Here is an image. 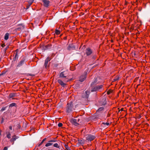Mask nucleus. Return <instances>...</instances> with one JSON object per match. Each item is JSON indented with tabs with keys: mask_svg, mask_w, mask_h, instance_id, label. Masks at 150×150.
Segmentation results:
<instances>
[{
	"mask_svg": "<svg viewBox=\"0 0 150 150\" xmlns=\"http://www.w3.org/2000/svg\"><path fill=\"white\" fill-rule=\"evenodd\" d=\"M73 108L72 102L70 101L67 103L66 108V112L68 113L70 112L73 110Z\"/></svg>",
	"mask_w": 150,
	"mask_h": 150,
	"instance_id": "f257e3e1",
	"label": "nucleus"
},
{
	"mask_svg": "<svg viewBox=\"0 0 150 150\" xmlns=\"http://www.w3.org/2000/svg\"><path fill=\"white\" fill-rule=\"evenodd\" d=\"M91 91L92 92H95L97 91H100V90L103 88V85H96V86H91Z\"/></svg>",
	"mask_w": 150,
	"mask_h": 150,
	"instance_id": "f03ea898",
	"label": "nucleus"
},
{
	"mask_svg": "<svg viewBox=\"0 0 150 150\" xmlns=\"http://www.w3.org/2000/svg\"><path fill=\"white\" fill-rule=\"evenodd\" d=\"M51 59L49 57H47L46 59L43 67L44 69L47 70L48 69L49 67V64H48V62L50 61Z\"/></svg>",
	"mask_w": 150,
	"mask_h": 150,
	"instance_id": "7ed1b4c3",
	"label": "nucleus"
},
{
	"mask_svg": "<svg viewBox=\"0 0 150 150\" xmlns=\"http://www.w3.org/2000/svg\"><path fill=\"white\" fill-rule=\"evenodd\" d=\"M86 141L87 142H91L94 140L96 138L95 136L91 134H88L86 135Z\"/></svg>",
	"mask_w": 150,
	"mask_h": 150,
	"instance_id": "20e7f679",
	"label": "nucleus"
},
{
	"mask_svg": "<svg viewBox=\"0 0 150 150\" xmlns=\"http://www.w3.org/2000/svg\"><path fill=\"white\" fill-rule=\"evenodd\" d=\"M99 78L98 77L95 78L93 81L91 83V86H96L98 84L100 83V81H98Z\"/></svg>",
	"mask_w": 150,
	"mask_h": 150,
	"instance_id": "39448f33",
	"label": "nucleus"
},
{
	"mask_svg": "<svg viewBox=\"0 0 150 150\" xmlns=\"http://www.w3.org/2000/svg\"><path fill=\"white\" fill-rule=\"evenodd\" d=\"M106 103V99L105 97H102L99 101V104L100 105H105Z\"/></svg>",
	"mask_w": 150,
	"mask_h": 150,
	"instance_id": "423d86ee",
	"label": "nucleus"
},
{
	"mask_svg": "<svg viewBox=\"0 0 150 150\" xmlns=\"http://www.w3.org/2000/svg\"><path fill=\"white\" fill-rule=\"evenodd\" d=\"M84 74L81 76L79 79V81L81 82H83L86 79V77L87 72L86 71H85L84 73Z\"/></svg>",
	"mask_w": 150,
	"mask_h": 150,
	"instance_id": "0eeeda50",
	"label": "nucleus"
},
{
	"mask_svg": "<svg viewBox=\"0 0 150 150\" xmlns=\"http://www.w3.org/2000/svg\"><path fill=\"white\" fill-rule=\"evenodd\" d=\"M93 53V51L89 47L87 48L86 50V54L87 56H89Z\"/></svg>",
	"mask_w": 150,
	"mask_h": 150,
	"instance_id": "6e6552de",
	"label": "nucleus"
},
{
	"mask_svg": "<svg viewBox=\"0 0 150 150\" xmlns=\"http://www.w3.org/2000/svg\"><path fill=\"white\" fill-rule=\"evenodd\" d=\"M43 5L46 7H48L50 5V1L48 0H42Z\"/></svg>",
	"mask_w": 150,
	"mask_h": 150,
	"instance_id": "1a4fd4ad",
	"label": "nucleus"
},
{
	"mask_svg": "<svg viewBox=\"0 0 150 150\" xmlns=\"http://www.w3.org/2000/svg\"><path fill=\"white\" fill-rule=\"evenodd\" d=\"M19 27L16 28V31H20L22 30H23L24 28V25L23 24H19L17 25Z\"/></svg>",
	"mask_w": 150,
	"mask_h": 150,
	"instance_id": "9d476101",
	"label": "nucleus"
},
{
	"mask_svg": "<svg viewBox=\"0 0 150 150\" xmlns=\"http://www.w3.org/2000/svg\"><path fill=\"white\" fill-rule=\"evenodd\" d=\"M25 61V58H23L18 64L16 68H17L18 67H20L23 64Z\"/></svg>",
	"mask_w": 150,
	"mask_h": 150,
	"instance_id": "9b49d317",
	"label": "nucleus"
},
{
	"mask_svg": "<svg viewBox=\"0 0 150 150\" xmlns=\"http://www.w3.org/2000/svg\"><path fill=\"white\" fill-rule=\"evenodd\" d=\"M67 72L64 71L61 72L59 75V77L60 78H66L67 77Z\"/></svg>",
	"mask_w": 150,
	"mask_h": 150,
	"instance_id": "f8f14e48",
	"label": "nucleus"
},
{
	"mask_svg": "<svg viewBox=\"0 0 150 150\" xmlns=\"http://www.w3.org/2000/svg\"><path fill=\"white\" fill-rule=\"evenodd\" d=\"M52 46V44L51 43H49L45 45L43 48L44 50L49 49L51 48Z\"/></svg>",
	"mask_w": 150,
	"mask_h": 150,
	"instance_id": "ddd939ff",
	"label": "nucleus"
},
{
	"mask_svg": "<svg viewBox=\"0 0 150 150\" xmlns=\"http://www.w3.org/2000/svg\"><path fill=\"white\" fill-rule=\"evenodd\" d=\"M71 122L75 126H78L79 125V123H77V119H72L71 120Z\"/></svg>",
	"mask_w": 150,
	"mask_h": 150,
	"instance_id": "4468645a",
	"label": "nucleus"
},
{
	"mask_svg": "<svg viewBox=\"0 0 150 150\" xmlns=\"http://www.w3.org/2000/svg\"><path fill=\"white\" fill-rule=\"evenodd\" d=\"M58 82L63 87H64L66 84L61 79H58L57 80Z\"/></svg>",
	"mask_w": 150,
	"mask_h": 150,
	"instance_id": "2eb2a0df",
	"label": "nucleus"
},
{
	"mask_svg": "<svg viewBox=\"0 0 150 150\" xmlns=\"http://www.w3.org/2000/svg\"><path fill=\"white\" fill-rule=\"evenodd\" d=\"M34 1V0H30L28 2V3L27 4L26 6V9H28L30 6L32 4L33 2Z\"/></svg>",
	"mask_w": 150,
	"mask_h": 150,
	"instance_id": "dca6fc26",
	"label": "nucleus"
},
{
	"mask_svg": "<svg viewBox=\"0 0 150 150\" xmlns=\"http://www.w3.org/2000/svg\"><path fill=\"white\" fill-rule=\"evenodd\" d=\"M78 143L80 144L83 145L84 144V141L82 139H79L78 140Z\"/></svg>",
	"mask_w": 150,
	"mask_h": 150,
	"instance_id": "f3484780",
	"label": "nucleus"
},
{
	"mask_svg": "<svg viewBox=\"0 0 150 150\" xmlns=\"http://www.w3.org/2000/svg\"><path fill=\"white\" fill-rule=\"evenodd\" d=\"M16 96V93H11L9 95V98H11L12 97H15Z\"/></svg>",
	"mask_w": 150,
	"mask_h": 150,
	"instance_id": "a211bd4d",
	"label": "nucleus"
},
{
	"mask_svg": "<svg viewBox=\"0 0 150 150\" xmlns=\"http://www.w3.org/2000/svg\"><path fill=\"white\" fill-rule=\"evenodd\" d=\"M9 33H6L4 36V39L7 40L8 39L9 37Z\"/></svg>",
	"mask_w": 150,
	"mask_h": 150,
	"instance_id": "6ab92c4d",
	"label": "nucleus"
},
{
	"mask_svg": "<svg viewBox=\"0 0 150 150\" xmlns=\"http://www.w3.org/2000/svg\"><path fill=\"white\" fill-rule=\"evenodd\" d=\"M9 106V107H12L13 106L16 107V104L15 103H13L10 104Z\"/></svg>",
	"mask_w": 150,
	"mask_h": 150,
	"instance_id": "aec40b11",
	"label": "nucleus"
},
{
	"mask_svg": "<svg viewBox=\"0 0 150 150\" xmlns=\"http://www.w3.org/2000/svg\"><path fill=\"white\" fill-rule=\"evenodd\" d=\"M18 56L17 55H15L14 57L13 58V61H15L18 60Z\"/></svg>",
	"mask_w": 150,
	"mask_h": 150,
	"instance_id": "412c9836",
	"label": "nucleus"
},
{
	"mask_svg": "<svg viewBox=\"0 0 150 150\" xmlns=\"http://www.w3.org/2000/svg\"><path fill=\"white\" fill-rule=\"evenodd\" d=\"M86 93V98H88L89 96V92L88 91H86L85 92Z\"/></svg>",
	"mask_w": 150,
	"mask_h": 150,
	"instance_id": "4be33fe9",
	"label": "nucleus"
},
{
	"mask_svg": "<svg viewBox=\"0 0 150 150\" xmlns=\"http://www.w3.org/2000/svg\"><path fill=\"white\" fill-rule=\"evenodd\" d=\"M104 109V108L103 107H100L98 109V110L97 111V112H100L101 111H103Z\"/></svg>",
	"mask_w": 150,
	"mask_h": 150,
	"instance_id": "5701e85b",
	"label": "nucleus"
},
{
	"mask_svg": "<svg viewBox=\"0 0 150 150\" xmlns=\"http://www.w3.org/2000/svg\"><path fill=\"white\" fill-rule=\"evenodd\" d=\"M70 81V80H69V79L67 78V77L64 79L63 81H64V82H67Z\"/></svg>",
	"mask_w": 150,
	"mask_h": 150,
	"instance_id": "b1692460",
	"label": "nucleus"
},
{
	"mask_svg": "<svg viewBox=\"0 0 150 150\" xmlns=\"http://www.w3.org/2000/svg\"><path fill=\"white\" fill-rule=\"evenodd\" d=\"M46 139V138H45L44 139H43L42 141L41 142V143L38 145V147H40L44 142V141H45Z\"/></svg>",
	"mask_w": 150,
	"mask_h": 150,
	"instance_id": "393cba45",
	"label": "nucleus"
},
{
	"mask_svg": "<svg viewBox=\"0 0 150 150\" xmlns=\"http://www.w3.org/2000/svg\"><path fill=\"white\" fill-rule=\"evenodd\" d=\"M53 144V143H51L50 142H49L45 144V146L47 147L50 146L52 145Z\"/></svg>",
	"mask_w": 150,
	"mask_h": 150,
	"instance_id": "a878e982",
	"label": "nucleus"
},
{
	"mask_svg": "<svg viewBox=\"0 0 150 150\" xmlns=\"http://www.w3.org/2000/svg\"><path fill=\"white\" fill-rule=\"evenodd\" d=\"M119 79V77L118 76H116L113 79V81H115L118 80Z\"/></svg>",
	"mask_w": 150,
	"mask_h": 150,
	"instance_id": "bb28decb",
	"label": "nucleus"
},
{
	"mask_svg": "<svg viewBox=\"0 0 150 150\" xmlns=\"http://www.w3.org/2000/svg\"><path fill=\"white\" fill-rule=\"evenodd\" d=\"M60 31L59 30L57 29L55 31V33L57 35H59L60 34Z\"/></svg>",
	"mask_w": 150,
	"mask_h": 150,
	"instance_id": "cd10ccee",
	"label": "nucleus"
},
{
	"mask_svg": "<svg viewBox=\"0 0 150 150\" xmlns=\"http://www.w3.org/2000/svg\"><path fill=\"white\" fill-rule=\"evenodd\" d=\"M53 146L57 148H59V146L57 143H55L53 145Z\"/></svg>",
	"mask_w": 150,
	"mask_h": 150,
	"instance_id": "c85d7f7f",
	"label": "nucleus"
},
{
	"mask_svg": "<svg viewBox=\"0 0 150 150\" xmlns=\"http://www.w3.org/2000/svg\"><path fill=\"white\" fill-rule=\"evenodd\" d=\"M18 137H17L16 136V135H14L13 136V137H12V139H13V140L14 141H15L16 140V139H18Z\"/></svg>",
	"mask_w": 150,
	"mask_h": 150,
	"instance_id": "c756f323",
	"label": "nucleus"
},
{
	"mask_svg": "<svg viewBox=\"0 0 150 150\" xmlns=\"http://www.w3.org/2000/svg\"><path fill=\"white\" fill-rule=\"evenodd\" d=\"M65 148H66V149L67 150H71V149L69 147L68 145L66 144H65L64 146Z\"/></svg>",
	"mask_w": 150,
	"mask_h": 150,
	"instance_id": "7c9ffc66",
	"label": "nucleus"
},
{
	"mask_svg": "<svg viewBox=\"0 0 150 150\" xmlns=\"http://www.w3.org/2000/svg\"><path fill=\"white\" fill-rule=\"evenodd\" d=\"M11 134L9 132L7 134L6 136L8 138H11Z\"/></svg>",
	"mask_w": 150,
	"mask_h": 150,
	"instance_id": "2f4dec72",
	"label": "nucleus"
},
{
	"mask_svg": "<svg viewBox=\"0 0 150 150\" xmlns=\"http://www.w3.org/2000/svg\"><path fill=\"white\" fill-rule=\"evenodd\" d=\"M7 107V106H6L5 107H3L1 109L0 111L1 112H3L4 110L6 109V108Z\"/></svg>",
	"mask_w": 150,
	"mask_h": 150,
	"instance_id": "473e14b6",
	"label": "nucleus"
},
{
	"mask_svg": "<svg viewBox=\"0 0 150 150\" xmlns=\"http://www.w3.org/2000/svg\"><path fill=\"white\" fill-rule=\"evenodd\" d=\"M102 125H107V126H108L109 125H110V123H109V122H106V123H105V122H103L102 123Z\"/></svg>",
	"mask_w": 150,
	"mask_h": 150,
	"instance_id": "72a5a7b5",
	"label": "nucleus"
},
{
	"mask_svg": "<svg viewBox=\"0 0 150 150\" xmlns=\"http://www.w3.org/2000/svg\"><path fill=\"white\" fill-rule=\"evenodd\" d=\"M58 126L59 127H62L63 124L62 123H59L58 125Z\"/></svg>",
	"mask_w": 150,
	"mask_h": 150,
	"instance_id": "f704fd0d",
	"label": "nucleus"
},
{
	"mask_svg": "<svg viewBox=\"0 0 150 150\" xmlns=\"http://www.w3.org/2000/svg\"><path fill=\"white\" fill-rule=\"evenodd\" d=\"M56 142V140H50L49 141V142H50L51 143H52V142Z\"/></svg>",
	"mask_w": 150,
	"mask_h": 150,
	"instance_id": "c9c22d12",
	"label": "nucleus"
},
{
	"mask_svg": "<svg viewBox=\"0 0 150 150\" xmlns=\"http://www.w3.org/2000/svg\"><path fill=\"white\" fill-rule=\"evenodd\" d=\"M4 121V118H3V117H2L1 118V124H2L3 123Z\"/></svg>",
	"mask_w": 150,
	"mask_h": 150,
	"instance_id": "e433bc0d",
	"label": "nucleus"
},
{
	"mask_svg": "<svg viewBox=\"0 0 150 150\" xmlns=\"http://www.w3.org/2000/svg\"><path fill=\"white\" fill-rule=\"evenodd\" d=\"M14 141L13 140V139L12 138L10 140V141L11 142H12L13 143V144H13V143H14Z\"/></svg>",
	"mask_w": 150,
	"mask_h": 150,
	"instance_id": "4c0bfd02",
	"label": "nucleus"
},
{
	"mask_svg": "<svg viewBox=\"0 0 150 150\" xmlns=\"http://www.w3.org/2000/svg\"><path fill=\"white\" fill-rule=\"evenodd\" d=\"M8 150V147L6 146H5L3 150Z\"/></svg>",
	"mask_w": 150,
	"mask_h": 150,
	"instance_id": "58836bf2",
	"label": "nucleus"
},
{
	"mask_svg": "<svg viewBox=\"0 0 150 150\" xmlns=\"http://www.w3.org/2000/svg\"><path fill=\"white\" fill-rule=\"evenodd\" d=\"M9 129L11 130H12V127L11 126H10L9 127Z\"/></svg>",
	"mask_w": 150,
	"mask_h": 150,
	"instance_id": "ea45409f",
	"label": "nucleus"
},
{
	"mask_svg": "<svg viewBox=\"0 0 150 150\" xmlns=\"http://www.w3.org/2000/svg\"><path fill=\"white\" fill-rule=\"evenodd\" d=\"M29 75L31 76H34V75L32 74H29Z\"/></svg>",
	"mask_w": 150,
	"mask_h": 150,
	"instance_id": "a19ab883",
	"label": "nucleus"
},
{
	"mask_svg": "<svg viewBox=\"0 0 150 150\" xmlns=\"http://www.w3.org/2000/svg\"><path fill=\"white\" fill-rule=\"evenodd\" d=\"M5 72H4V71H3L2 72V73L1 74V75H3L4 74H5Z\"/></svg>",
	"mask_w": 150,
	"mask_h": 150,
	"instance_id": "79ce46f5",
	"label": "nucleus"
},
{
	"mask_svg": "<svg viewBox=\"0 0 150 150\" xmlns=\"http://www.w3.org/2000/svg\"><path fill=\"white\" fill-rule=\"evenodd\" d=\"M71 47H70V45H69V47H68V50H70L71 49H70V48Z\"/></svg>",
	"mask_w": 150,
	"mask_h": 150,
	"instance_id": "37998d69",
	"label": "nucleus"
},
{
	"mask_svg": "<svg viewBox=\"0 0 150 150\" xmlns=\"http://www.w3.org/2000/svg\"><path fill=\"white\" fill-rule=\"evenodd\" d=\"M110 92L109 91H108L107 92V93L109 95L110 94Z\"/></svg>",
	"mask_w": 150,
	"mask_h": 150,
	"instance_id": "c03bdc74",
	"label": "nucleus"
},
{
	"mask_svg": "<svg viewBox=\"0 0 150 150\" xmlns=\"http://www.w3.org/2000/svg\"><path fill=\"white\" fill-rule=\"evenodd\" d=\"M95 57H96V56H95V55H94L93 56L92 58H93V59H95Z\"/></svg>",
	"mask_w": 150,
	"mask_h": 150,
	"instance_id": "a18cd8bd",
	"label": "nucleus"
},
{
	"mask_svg": "<svg viewBox=\"0 0 150 150\" xmlns=\"http://www.w3.org/2000/svg\"><path fill=\"white\" fill-rule=\"evenodd\" d=\"M17 55V56H18V53L17 52V51L16 54H15V55Z\"/></svg>",
	"mask_w": 150,
	"mask_h": 150,
	"instance_id": "49530a36",
	"label": "nucleus"
},
{
	"mask_svg": "<svg viewBox=\"0 0 150 150\" xmlns=\"http://www.w3.org/2000/svg\"><path fill=\"white\" fill-rule=\"evenodd\" d=\"M67 39V38L66 37H65L64 38V40H66Z\"/></svg>",
	"mask_w": 150,
	"mask_h": 150,
	"instance_id": "de8ad7c7",
	"label": "nucleus"
},
{
	"mask_svg": "<svg viewBox=\"0 0 150 150\" xmlns=\"http://www.w3.org/2000/svg\"><path fill=\"white\" fill-rule=\"evenodd\" d=\"M123 110V108H121L120 109V110L121 111H122Z\"/></svg>",
	"mask_w": 150,
	"mask_h": 150,
	"instance_id": "09e8293b",
	"label": "nucleus"
},
{
	"mask_svg": "<svg viewBox=\"0 0 150 150\" xmlns=\"http://www.w3.org/2000/svg\"><path fill=\"white\" fill-rule=\"evenodd\" d=\"M58 65V64H55L54 66L56 67H57Z\"/></svg>",
	"mask_w": 150,
	"mask_h": 150,
	"instance_id": "8fccbe9b",
	"label": "nucleus"
},
{
	"mask_svg": "<svg viewBox=\"0 0 150 150\" xmlns=\"http://www.w3.org/2000/svg\"><path fill=\"white\" fill-rule=\"evenodd\" d=\"M127 2L126 1H125V4L126 5H127Z\"/></svg>",
	"mask_w": 150,
	"mask_h": 150,
	"instance_id": "3c124183",
	"label": "nucleus"
},
{
	"mask_svg": "<svg viewBox=\"0 0 150 150\" xmlns=\"http://www.w3.org/2000/svg\"><path fill=\"white\" fill-rule=\"evenodd\" d=\"M111 42H114L113 40H111Z\"/></svg>",
	"mask_w": 150,
	"mask_h": 150,
	"instance_id": "603ef678",
	"label": "nucleus"
},
{
	"mask_svg": "<svg viewBox=\"0 0 150 150\" xmlns=\"http://www.w3.org/2000/svg\"><path fill=\"white\" fill-rule=\"evenodd\" d=\"M146 125H147L148 126H149V124H148V123H146Z\"/></svg>",
	"mask_w": 150,
	"mask_h": 150,
	"instance_id": "864d4df0",
	"label": "nucleus"
},
{
	"mask_svg": "<svg viewBox=\"0 0 150 150\" xmlns=\"http://www.w3.org/2000/svg\"><path fill=\"white\" fill-rule=\"evenodd\" d=\"M79 119H78V122H79Z\"/></svg>",
	"mask_w": 150,
	"mask_h": 150,
	"instance_id": "5fc2aeb1",
	"label": "nucleus"
},
{
	"mask_svg": "<svg viewBox=\"0 0 150 150\" xmlns=\"http://www.w3.org/2000/svg\"><path fill=\"white\" fill-rule=\"evenodd\" d=\"M17 50H18V49H17L16 50V51H17Z\"/></svg>",
	"mask_w": 150,
	"mask_h": 150,
	"instance_id": "6e6d98bb",
	"label": "nucleus"
},
{
	"mask_svg": "<svg viewBox=\"0 0 150 150\" xmlns=\"http://www.w3.org/2000/svg\"><path fill=\"white\" fill-rule=\"evenodd\" d=\"M13 99H15V98H13Z\"/></svg>",
	"mask_w": 150,
	"mask_h": 150,
	"instance_id": "4d7b16f0",
	"label": "nucleus"
},
{
	"mask_svg": "<svg viewBox=\"0 0 150 150\" xmlns=\"http://www.w3.org/2000/svg\"><path fill=\"white\" fill-rule=\"evenodd\" d=\"M1 74H0V76H1Z\"/></svg>",
	"mask_w": 150,
	"mask_h": 150,
	"instance_id": "13d9d810",
	"label": "nucleus"
}]
</instances>
